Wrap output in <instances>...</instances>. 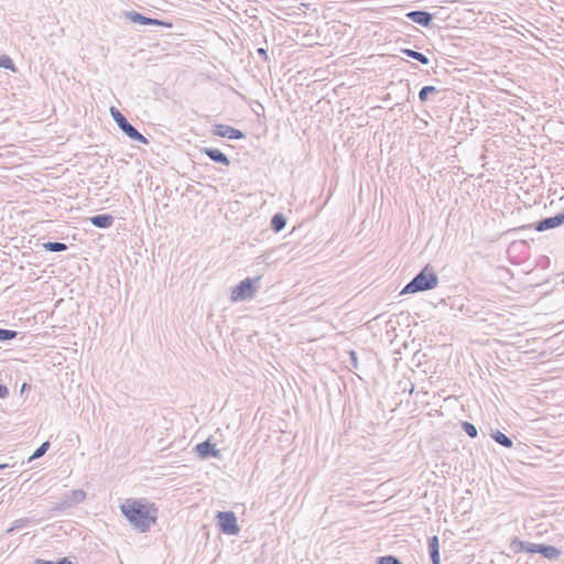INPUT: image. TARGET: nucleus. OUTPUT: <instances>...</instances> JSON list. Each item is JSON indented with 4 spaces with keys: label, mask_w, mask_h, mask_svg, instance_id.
Instances as JSON below:
<instances>
[{
    "label": "nucleus",
    "mask_w": 564,
    "mask_h": 564,
    "mask_svg": "<svg viewBox=\"0 0 564 564\" xmlns=\"http://www.w3.org/2000/svg\"><path fill=\"white\" fill-rule=\"evenodd\" d=\"M120 510L137 531L144 533L156 522L158 508L144 499H127Z\"/></svg>",
    "instance_id": "f257e3e1"
},
{
    "label": "nucleus",
    "mask_w": 564,
    "mask_h": 564,
    "mask_svg": "<svg viewBox=\"0 0 564 564\" xmlns=\"http://www.w3.org/2000/svg\"><path fill=\"white\" fill-rule=\"evenodd\" d=\"M438 284V276L435 271L425 265L401 291L402 294H412L433 290Z\"/></svg>",
    "instance_id": "f03ea898"
},
{
    "label": "nucleus",
    "mask_w": 564,
    "mask_h": 564,
    "mask_svg": "<svg viewBox=\"0 0 564 564\" xmlns=\"http://www.w3.org/2000/svg\"><path fill=\"white\" fill-rule=\"evenodd\" d=\"M261 278H246L240 281L231 291L230 301L231 302H242L246 300H251L257 292V284H259Z\"/></svg>",
    "instance_id": "7ed1b4c3"
},
{
    "label": "nucleus",
    "mask_w": 564,
    "mask_h": 564,
    "mask_svg": "<svg viewBox=\"0 0 564 564\" xmlns=\"http://www.w3.org/2000/svg\"><path fill=\"white\" fill-rule=\"evenodd\" d=\"M110 115L120 130L129 139L142 144H149V140L142 133H140L116 107H110Z\"/></svg>",
    "instance_id": "20e7f679"
},
{
    "label": "nucleus",
    "mask_w": 564,
    "mask_h": 564,
    "mask_svg": "<svg viewBox=\"0 0 564 564\" xmlns=\"http://www.w3.org/2000/svg\"><path fill=\"white\" fill-rule=\"evenodd\" d=\"M218 527L220 532L228 535H236L240 528L237 523V517L232 511H219L217 513Z\"/></svg>",
    "instance_id": "39448f33"
},
{
    "label": "nucleus",
    "mask_w": 564,
    "mask_h": 564,
    "mask_svg": "<svg viewBox=\"0 0 564 564\" xmlns=\"http://www.w3.org/2000/svg\"><path fill=\"white\" fill-rule=\"evenodd\" d=\"M126 19L131 21L132 23L141 24V25H151V26H164L172 28L173 23L155 18L145 17L137 11H126L123 12Z\"/></svg>",
    "instance_id": "423d86ee"
},
{
    "label": "nucleus",
    "mask_w": 564,
    "mask_h": 564,
    "mask_svg": "<svg viewBox=\"0 0 564 564\" xmlns=\"http://www.w3.org/2000/svg\"><path fill=\"white\" fill-rule=\"evenodd\" d=\"M564 225V208L556 215L542 218L532 226L536 231H545Z\"/></svg>",
    "instance_id": "0eeeda50"
},
{
    "label": "nucleus",
    "mask_w": 564,
    "mask_h": 564,
    "mask_svg": "<svg viewBox=\"0 0 564 564\" xmlns=\"http://www.w3.org/2000/svg\"><path fill=\"white\" fill-rule=\"evenodd\" d=\"M194 452L200 459L220 458L221 456L220 451L216 448V445L209 438L196 444Z\"/></svg>",
    "instance_id": "6e6552de"
},
{
    "label": "nucleus",
    "mask_w": 564,
    "mask_h": 564,
    "mask_svg": "<svg viewBox=\"0 0 564 564\" xmlns=\"http://www.w3.org/2000/svg\"><path fill=\"white\" fill-rule=\"evenodd\" d=\"M213 134L230 140H241L246 137L241 130L223 123L214 126Z\"/></svg>",
    "instance_id": "1a4fd4ad"
},
{
    "label": "nucleus",
    "mask_w": 564,
    "mask_h": 564,
    "mask_svg": "<svg viewBox=\"0 0 564 564\" xmlns=\"http://www.w3.org/2000/svg\"><path fill=\"white\" fill-rule=\"evenodd\" d=\"M406 19L411 20L412 22L427 28L432 23L433 14L425 11V10H413L405 13Z\"/></svg>",
    "instance_id": "9d476101"
},
{
    "label": "nucleus",
    "mask_w": 564,
    "mask_h": 564,
    "mask_svg": "<svg viewBox=\"0 0 564 564\" xmlns=\"http://www.w3.org/2000/svg\"><path fill=\"white\" fill-rule=\"evenodd\" d=\"M511 549L518 553V552H525V553H539L538 550L540 547V544H535L528 541L519 540L518 538L513 539L511 544Z\"/></svg>",
    "instance_id": "9b49d317"
},
{
    "label": "nucleus",
    "mask_w": 564,
    "mask_h": 564,
    "mask_svg": "<svg viewBox=\"0 0 564 564\" xmlns=\"http://www.w3.org/2000/svg\"><path fill=\"white\" fill-rule=\"evenodd\" d=\"M202 153L206 154L212 161L223 164V165H230L229 158L221 152L219 149L215 148H203Z\"/></svg>",
    "instance_id": "f8f14e48"
},
{
    "label": "nucleus",
    "mask_w": 564,
    "mask_h": 564,
    "mask_svg": "<svg viewBox=\"0 0 564 564\" xmlns=\"http://www.w3.org/2000/svg\"><path fill=\"white\" fill-rule=\"evenodd\" d=\"M89 223L97 228L107 229L113 224V216L110 214H98L88 218Z\"/></svg>",
    "instance_id": "ddd939ff"
},
{
    "label": "nucleus",
    "mask_w": 564,
    "mask_h": 564,
    "mask_svg": "<svg viewBox=\"0 0 564 564\" xmlns=\"http://www.w3.org/2000/svg\"><path fill=\"white\" fill-rule=\"evenodd\" d=\"M427 549H429V554H430L432 564L441 563L440 540H438L437 535H433L427 539Z\"/></svg>",
    "instance_id": "4468645a"
},
{
    "label": "nucleus",
    "mask_w": 564,
    "mask_h": 564,
    "mask_svg": "<svg viewBox=\"0 0 564 564\" xmlns=\"http://www.w3.org/2000/svg\"><path fill=\"white\" fill-rule=\"evenodd\" d=\"M86 492L82 489L72 490L69 494H67L64 498V506L63 507H72L74 505L80 503L85 500Z\"/></svg>",
    "instance_id": "2eb2a0df"
},
{
    "label": "nucleus",
    "mask_w": 564,
    "mask_h": 564,
    "mask_svg": "<svg viewBox=\"0 0 564 564\" xmlns=\"http://www.w3.org/2000/svg\"><path fill=\"white\" fill-rule=\"evenodd\" d=\"M538 552L547 560H556L562 554L560 549L549 544H540Z\"/></svg>",
    "instance_id": "dca6fc26"
},
{
    "label": "nucleus",
    "mask_w": 564,
    "mask_h": 564,
    "mask_svg": "<svg viewBox=\"0 0 564 564\" xmlns=\"http://www.w3.org/2000/svg\"><path fill=\"white\" fill-rule=\"evenodd\" d=\"M271 229L274 232H280L284 229L286 226V218L282 213H276L272 216L271 223H270Z\"/></svg>",
    "instance_id": "f3484780"
},
{
    "label": "nucleus",
    "mask_w": 564,
    "mask_h": 564,
    "mask_svg": "<svg viewBox=\"0 0 564 564\" xmlns=\"http://www.w3.org/2000/svg\"><path fill=\"white\" fill-rule=\"evenodd\" d=\"M400 52L402 54H404L405 56L420 62L423 65H427L430 63L429 57L425 54L421 53V52H417V51H414V50H411V48H401Z\"/></svg>",
    "instance_id": "a211bd4d"
},
{
    "label": "nucleus",
    "mask_w": 564,
    "mask_h": 564,
    "mask_svg": "<svg viewBox=\"0 0 564 564\" xmlns=\"http://www.w3.org/2000/svg\"><path fill=\"white\" fill-rule=\"evenodd\" d=\"M491 437L498 443L500 444L501 446L506 447V448H511L513 446V442L512 440L507 436L505 433L500 432V431H496Z\"/></svg>",
    "instance_id": "6ab92c4d"
},
{
    "label": "nucleus",
    "mask_w": 564,
    "mask_h": 564,
    "mask_svg": "<svg viewBox=\"0 0 564 564\" xmlns=\"http://www.w3.org/2000/svg\"><path fill=\"white\" fill-rule=\"evenodd\" d=\"M43 248L51 252H61L67 250V245L58 241H47L43 243Z\"/></svg>",
    "instance_id": "aec40b11"
},
{
    "label": "nucleus",
    "mask_w": 564,
    "mask_h": 564,
    "mask_svg": "<svg viewBox=\"0 0 564 564\" xmlns=\"http://www.w3.org/2000/svg\"><path fill=\"white\" fill-rule=\"evenodd\" d=\"M438 89L435 86H424L419 91V99L421 102H426L431 94H437Z\"/></svg>",
    "instance_id": "412c9836"
},
{
    "label": "nucleus",
    "mask_w": 564,
    "mask_h": 564,
    "mask_svg": "<svg viewBox=\"0 0 564 564\" xmlns=\"http://www.w3.org/2000/svg\"><path fill=\"white\" fill-rule=\"evenodd\" d=\"M51 447V443L48 441L43 442L40 447H37L30 457V460L37 459L42 457Z\"/></svg>",
    "instance_id": "4be33fe9"
},
{
    "label": "nucleus",
    "mask_w": 564,
    "mask_h": 564,
    "mask_svg": "<svg viewBox=\"0 0 564 564\" xmlns=\"http://www.w3.org/2000/svg\"><path fill=\"white\" fill-rule=\"evenodd\" d=\"M462 429L471 438H476L478 435L477 427L468 421L462 422Z\"/></svg>",
    "instance_id": "5701e85b"
},
{
    "label": "nucleus",
    "mask_w": 564,
    "mask_h": 564,
    "mask_svg": "<svg viewBox=\"0 0 564 564\" xmlns=\"http://www.w3.org/2000/svg\"><path fill=\"white\" fill-rule=\"evenodd\" d=\"M0 67L12 72L17 70L12 58L8 55H0Z\"/></svg>",
    "instance_id": "b1692460"
},
{
    "label": "nucleus",
    "mask_w": 564,
    "mask_h": 564,
    "mask_svg": "<svg viewBox=\"0 0 564 564\" xmlns=\"http://www.w3.org/2000/svg\"><path fill=\"white\" fill-rule=\"evenodd\" d=\"M18 336L17 330L0 328V341H8Z\"/></svg>",
    "instance_id": "393cba45"
},
{
    "label": "nucleus",
    "mask_w": 564,
    "mask_h": 564,
    "mask_svg": "<svg viewBox=\"0 0 564 564\" xmlns=\"http://www.w3.org/2000/svg\"><path fill=\"white\" fill-rule=\"evenodd\" d=\"M377 564H403L397 556L394 555H383L377 558Z\"/></svg>",
    "instance_id": "a878e982"
},
{
    "label": "nucleus",
    "mask_w": 564,
    "mask_h": 564,
    "mask_svg": "<svg viewBox=\"0 0 564 564\" xmlns=\"http://www.w3.org/2000/svg\"><path fill=\"white\" fill-rule=\"evenodd\" d=\"M30 523V519L29 518H21V519H18L15 520L13 523H12V527L10 529H8V533H12L13 531L15 530H19V529H22L24 527H26L28 524Z\"/></svg>",
    "instance_id": "bb28decb"
},
{
    "label": "nucleus",
    "mask_w": 564,
    "mask_h": 564,
    "mask_svg": "<svg viewBox=\"0 0 564 564\" xmlns=\"http://www.w3.org/2000/svg\"><path fill=\"white\" fill-rule=\"evenodd\" d=\"M33 564H74L68 557H62L58 561H50L43 558H36Z\"/></svg>",
    "instance_id": "cd10ccee"
},
{
    "label": "nucleus",
    "mask_w": 564,
    "mask_h": 564,
    "mask_svg": "<svg viewBox=\"0 0 564 564\" xmlns=\"http://www.w3.org/2000/svg\"><path fill=\"white\" fill-rule=\"evenodd\" d=\"M349 360H350V365L354 369H358V357H357V354L356 351L354 350H350L349 351Z\"/></svg>",
    "instance_id": "c85d7f7f"
},
{
    "label": "nucleus",
    "mask_w": 564,
    "mask_h": 564,
    "mask_svg": "<svg viewBox=\"0 0 564 564\" xmlns=\"http://www.w3.org/2000/svg\"><path fill=\"white\" fill-rule=\"evenodd\" d=\"M64 506V500L59 503H56L55 506H53L51 509H50V512L52 514H55L56 512L58 511H62V510H66L68 509L69 507H63Z\"/></svg>",
    "instance_id": "c756f323"
},
{
    "label": "nucleus",
    "mask_w": 564,
    "mask_h": 564,
    "mask_svg": "<svg viewBox=\"0 0 564 564\" xmlns=\"http://www.w3.org/2000/svg\"><path fill=\"white\" fill-rule=\"evenodd\" d=\"M257 54L258 56H260L264 62L269 61V55H268V52L265 48L263 47H259L257 50Z\"/></svg>",
    "instance_id": "7c9ffc66"
},
{
    "label": "nucleus",
    "mask_w": 564,
    "mask_h": 564,
    "mask_svg": "<svg viewBox=\"0 0 564 564\" xmlns=\"http://www.w3.org/2000/svg\"><path fill=\"white\" fill-rule=\"evenodd\" d=\"M9 397V389L7 386L0 383V399H6Z\"/></svg>",
    "instance_id": "2f4dec72"
},
{
    "label": "nucleus",
    "mask_w": 564,
    "mask_h": 564,
    "mask_svg": "<svg viewBox=\"0 0 564 564\" xmlns=\"http://www.w3.org/2000/svg\"><path fill=\"white\" fill-rule=\"evenodd\" d=\"M9 467V464H0V470H3Z\"/></svg>",
    "instance_id": "473e14b6"
},
{
    "label": "nucleus",
    "mask_w": 564,
    "mask_h": 564,
    "mask_svg": "<svg viewBox=\"0 0 564 564\" xmlns=\"http://www.w3.org/2000/svg\"><path fill=\"white\" fill-rule=\"evenodd\" d=\"M411 67L416 69V68H417V65L412 63V64H411Z\"/></svg>",
    "instance_id": "72a5a7b5"
},
{
    "label": "nucleus",
    "mask_w": 564,
    "mask_h": 564,
    "mask_svg": "<svg viewBox=\"0 0 564 564\" xmlns=\"http://www.w3.org/2000/svg\"><path fill=\"white\" fill-rule=\"evenodd\" d=\"M438 564H441V563H438Z\"/></svg>",
    "instance_id": "f704fd0d"
}]
</instances>
